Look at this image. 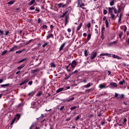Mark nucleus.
<instances>
[{
  "instance_id": "obj_23",
  "label": "nucleus",
  "mask_w": 129,
  "mask_h": 129,
  "mask_svg": "<svg viewBox=\"0 0 129 129\" xmlns=\"http://www.w3.org/2000/svg\"><path fill=\"white\" fill-rule=\"evenodd\" d=\"M113 11H114V14H117V13H118V10H117V9L115 8V7H113Z\"/></svg>"
},
{
  "instance_id": "obj_6",
  "label": "nucleus",
  "mask_w": 129,
  "mask_h": 129,
  "mask_svg": "<svg viewBox=\"0 0 129 129\" xmlns=\"http://www.w3.org/2000/svg\"><path fill=\"white\" fill-rule=\"evenodd\" d=\"M90 39H91V34H89L88 35L86 41L85 42V44H87V43H88V41H89V40H90Z\"/></svg>"
},
{
  "instance_id": "obj_29",
  "label": "nucleus",
  "mask_w": 129,
  "mask_h": 129,
  "mask_svg": "<svg viewBox=\"0 0 129 129\" xmlns=\"http://www.w3.org/2000/svg\"><path fill=\"white\" fill-rule=\"evenodd\" d=\"M10 85V84H5V85H2L1 86V87H8V86H9Z\"/></svg>"
},
{
  "instance_id": "obj_49",
  "label": "nucleus",
  "mask_w": 129,
  "mask_h": 129,
  "mask_svg": "<svg viewBox=\"0 0 129 129\" xmlns=\"http://www.w3.org/2000/svg\"><path fill=\"white\" fill-rule=\"evenodd\" d=\"M48 45L47 43H45L44 44L42 45V47L43 48H45V46H46Z\"/></svg>"
},
{
  "instance_id": "obj_46",
  "label": "nucleus",
  "mask_w": 129,
  "mask_h": 129,
  "mask_svg": "<svg viewBox=\"0 0 129 129\" xmlns=\"http://www.w3.org/2000/svg\"><path fill=\"white\" fill-rule=\"evenodd\" d=\"M39 69H36V70H32V73H36V72H37V71H38Z\"/></svg>"
},
{
  "instance_id": "obj_39",
  "label": "nucleus",
  "mask_w": 129,
  "mask_h": 129,
  "mask_svg": "<svg viewBox=\"0 0 129 129\" xmlns=\"http://www.w3.org/2000/svg\"><path fill=\"white\" fill-rule=\"evenodd\" d=\"M76 108H77V106H73L71 107L70 109L71 110H73L74 109H76Z\"/></svg>"
},
{
  "instance_id": "obj_33",
  "label": "nucleus",
  "mask_w": 129,
  "mask_h": 129,
  "mask_svg": "<svg viewBox=\"0 0 129 129\" xmlns=\"http://www.w3.org/2000/svg\"><path fill=\"white\" fill-rule=\"evenodd\" d=\"M8 52V50H5L2 52V56H4V55H6L7 54V52Z\"/></svg>"
},
{
  "instance_id": "obj_34",
  "label": "nucleus",
  "mask_w": 129,
  "mask_h": 129,
  "mask_svg": "<svg viewBox=\"0 0 129 129\" xmlns=\"http://www.w3.org/2000/svg\"><path fill=\"white\" fill-rule=\"evenodd\" d=\"M25 60H27V58H23L18 61V63H22V62H24V61H25Z\"/></svg>"
},
{
  "instance_id": "obj_52",
  "label": "nucleus",
  "mask_w": 129,
  "mask_h": 129,
  "mask_svg": "<svg viewBox=\"0 0 129 129\" xmlns=\"http://www.w3.org/2000/svg\"><path fill=\"white\" fill-rule=\"evenodd\" d=\"M94 116V114H90L88 117L90 118L91 117H93V116Z\"/></svg>"
},
{
  "instance_id": "obj_26",
  "label": "nucleus",
  "mask_w": 129,
  "mask_h": 129,
  "mask_svg": "<svg viewBox=\"0 0 129 129\" xmlns=\"http://www.w3.org/2000/svg\"><path fill=\"white\" fill-rule=\"evenodd\" d=\"M99 88H101V89H102V88H105V85L103 84H100L99 86Z\"/></svg>"
},
{
  "instance_id": "obj_56",
  "label": "nucleus",
  "mask_w": 129,
  "mask_h": 129,
  "mask_svg": "<svg viewBox=\"0 0 129 129\" xmlns=\"http://www.w3.org/2000/svg\"><path fill=\"white\" fill-rule=\"evenodd\" d=\"M118 96H119V95H118V94L115 93V96H114L115 98H116V97H118Z\"/></svg>"
},
{
  "instance_id": "obj_10",
  "label": "nucleus",
  "mask_w": 129,
  "mask_h": 129,
  "mask_svg": "<svg viewBox=\"0 0 129 129\" xmlns=\"http://www.w3.org/2000/svg\"><path fill=\"white\" fill-rule=\"evenodd\" d=\"M100 56H111V54L110 53H101L100 54Z\"/></svg>"
},
{
  "instance_id": "obj_28",
  "label": "nucleus",
  "mask_w": 129,
  "mask_h": 129,
  "mask_svg": "<svg viewBox=\"0 0 129 129\" xmlns=\"http://www.w3.org/2000/svg\"><path fill=\"white\" fill-rule=\"evenodd\" d=\"M31 105L32 106V108H35V107H36V102H33L31 104Z\"/></svg>"
},
{
  "instance_id": "obj_48",
  "label": "nucleus",
  "mask_w": 129,
  "mask_h": 129,
  "mask_svg": "<svg viewBox=\"0 0 129 129\" xmlns=\"http://www.w3.org/2000/svg\"><path fill=\"white\" fill-rule=\"evenodd\" d=\"M41 95H42V92H38L37 96H41Z\"/></svg>"
},
{
  "instance_id": "obj_37",
  "label": "nucleus",
  "mask_w": 129,
  "mask_h": 129,
  "mask_svg": "<svg viewBox=\"0 0 129 129\" xmlns=\"http://www.w3.org/2000/svg\"><path fill=\"white\" fill-rule=\"evenodd\" d=\"M91 26V23H90V22H89L87 25V28H88V29H90V27Z\"/></svg>"
},
{
  "instance_id": "obj_25",
  "label": "nucleus",
  "mask_w": 129,
  "mask_h": 129,
  "mask_svg": "<svg viewBox=\"0 0 129 129\" xmlns=\"http://www.w3.org/2000/svg\"><path fill=\"white\" fill-rule=\"evenodd\" d=\"M124 95L123 94H121V95H119L117 97L118 99L120 98L121 99H123V98H124Z\"/></svg>"
},
{
  "instance_id": "obj_14",
  "label": "nucleus",
  "mask_w": 129,
  "mask_h": 129,
  "mask_svg": "<svg viewBox=\"0 0 129 129\" xmlns=\"http://www.w3.org/2000/svg\"><path fill=\"white\" fill-rule=\"evenodd\" d=\"M65 44H66V43H63L62 44H61V45L60 46V47L59 48V51H62V50H63V48H64V47H65Z\"/></svg>"
},
{
  "instance_id": "obj_19",
  "label": "nucleus",
  "mask_w": 129,
  "mask_h": 129,
  "mask_svg": "<svg viewBox=\"0 0 129 129\" xmlns=\"http://www.w3.org/2000/svg\"><path fill=\"white\" fill-rule=\"evenodd\" d=\"M24 67H25V64H22L18 67V70H21V69H22V68H24Z\"/></svg>"
},
{
  "instance_id": "obj_15",
  "label": "nucleus",
  "mask_w": 129,
  "mask_h": 129,
  "mask_svg": "<svg viewBox=\"0 0 129 129\" xmlns=\"http://www.w3.org/2000/svg\"><path fill=\"white\" fill-rule=\"evenodd\" d=\"M119 84L120 85H123V84H125V81L124 80H122L119 82Z\"/></svg>"
},
{
  "instance_id": "obj_61",
  "label": "nucleus",
  "mask_w": 129,
  "mask_h": 129,
  "mask_svg": "<svg viewBox=\"0 0 129 129\" xmlns=\"http://www.w3.org/2000/svg\"><path fill=\"white\" fill-rule=\"evenodd\" d=\"M63 109H64V106H61L60 109L59 110H63Z\"/></svg>"
},
{
  "instance_id": "obj_7",
  "label": "nucleus",
  "mask_w": 129,
  "mask_h": 129,
  "mask_svg": "<svg viewBox=\"0 0 129 129\" xmlns=\"http://www.w3.org/2000/svg\"><path fill=\"white\" fill-rule=\"evenodd\" d=\"M77 65V62H76V60H73L71 64V67L72 68H75V66Z\"/></svg>"
},
{
  "instance_id": "obj_35",
  "label": "nucleus",
  "mask_w": 129,
  "mask_h": 129,
  "mask_svg": "<svg viewBox=\"0 0 129 129\" xmlns=\"http://www.w3.org/2000/svg\"><path fill=\"white\" fill-rule=\"evenodd\" d=\"M91 90H92V89L86 90L85 92H86V93H89L90 92Z\"/></svg>"
},
{
  "instance_id": "obj_22",
  "label": "nucleus",
  "mask_w": 129,
  "mask_h": 129,
  "mask_svg": "<svg viewBox=\"0 0 129 129\" xmlns=\"http://www.w3.org/2000/svg\"><path fill=\"white\" fill-rule=\"evenodd\" d=\"M84 54H85V56H86V57H87V56H88V54H89L88 51L86 49L85 50Z\"/></svg>"
},
{
  "instance_id": "obj_18",
  "label": "nucleus",
  "mask_w": 129,
  "mask_h": 129,
  "mask_svg": "<svg viewBox=\"0 0 129 129\" xmlns=\"http://www.w3.org/2000/svg\"><path fill=\"white\" fill-rule=\"evenodd\" d=\"M21 117V115H20V114H17L15 116V118H16V119H20V118Z\"/></svg>"
},
{
  "instance_id": "obj_62",
  "label": "nucleus",
  "mask_w": 129,
  "mask_h": 129,
  "mask_svg": "<svg viewBox=\"0 0 129 129\" xmlns=\"http://www.w3.org/2000/svg\"><path fill=\"white\" fill-rule=\"evenodd\" d=\"M116 55L115 54H112V57H113L114 59H115V58H116Z\"/></svg>"
},
{
  "instance_id": "obj_36",
  "label": "nucleus",
  "mask_w": 129,
  "mask_h": 129,
  "mask_svg": "<svg viewBox=\"0 0 129 129\" xmlns=\"http://www.w3.org/2000/svg\"><path fill=\"white\" fill-rule=\"evenodd\" d=\"M51 67H53L54 68H55V67H56V65L55 64V63L54 62H52L50 64Z\"/></svg>"
},
{
  "instance_id": "obj_2",
  "label": "nucleus",
  "mask_w": 129,
  "mask_h": 129,
  "mask_svg": "<svg viewBox=\"0 0 129 129\" xmlns=\"http://www.w3.org/2000/svg\"><path fill=\"white\" fill-rule=\"evenodd\" d=\"M96 56H97V52L94 51L91 53L90 59H91V60H93V59H95Z\"/></svg>"
},
{
  "instance_id": "obj_21",
  "label": "nucleus",
  "mask_w": 129,
  "mask_h": 129,
  "mask_svg": "<svg viewBox=\"0 0 129 129\" xmlns=\"http://www.w3.org/2000/svg\"><path fill=\"white\" fill-rule=\"evenodd\" d=\"M81 27H82V23H80L79 26L77 28V31L78 32L80 29H81Z\"/></svg>"
},
{
  "instance_id": "obj_20",
  "label": "nucleus",
  "mask_w": 129,
  "mask_h": 129,
  "mask_svg": "<svg viewBox=\"0 0 129 129\" xmlns=\"http://www.w3.org/2000/svg\"><path fill=\"white\" fill-rule=\"evenodd\" d=\"M74 99H75L74 97H70L69 99L67 100V102H69V101H72V100H74Z\"/></svg>"
},
{
  "instance_id": "obj_9",
  "label": "nucleus",
  "mask_w": 129,
  "mask_h": 129,
  "mask_svg": "<svg viewBox=\"0 0 129 129\" xmlns=\"http://www.w3.org/2000/svg\"><path fill=\"white\" fill-rule=\"evenodd\" d=\"M108 13L110 14H113V12H112V11H113V7H109L108 8Z\"/></svg>"
},
{
  "instance_id": "obj_43",
  "label": "nucleus",
  "mask_w": 129,
  "mask_h": 129,
  "mask_svg": "<svg viewBox=\"0 0 129 129\" xmlns=\"http://www.w3.org/2000/svg\"><path fill=\"white\" fill-rule=\"evenodd\" d=\"M101 39H102V40H104V33H102Z\"/></svg>"
},
{
  "instance_id": "obj_45",
  "label": "nucleus",
  "mask_w": 129,
  "mask_h": 129,
  "mask_svg": "<svg viewBox=\"0 0 129 129\" xmlns=\"http://www.w3.org/2000/svg\"><path fill=\"white\" fill-rule=\"evenodd\" d=\"M0 35L1 36H2V35H4V31L2 30L1 29H0Z\"/></svg>"
},
{
  "instance_id": "obj_53",
  "label": "nucleus",
  "mask_w": 129,
  "mask_h": 129,
  "mask_svg": "<svg viewBox=\"0 0 129 129\" xmlns=\"http://www.w3.org/2000/svg\"><path fill=\"white\" fill-rule=\"evenodd\" d=\"M79 118H80V117L79 116V115H78V116H77L76 118H75V120H78Z\"/></svg>"
},
{
  "instance_id": "obj_13",
  "label": "nucleus",
  "mask_w": 129,
  "mask_h": 129,
  "mask_svg": "<svg viewBox=\"0 0 129 129\" xmlns=\"http://www.w3.org/2000/svg\"><path fill=\"white\" fill-rule=\"evenodd\" d=\"M110 85L113 87H117V84L116 83H110Z\"/></svg>"
},
{
  "instance_id": "obj_40",
  "label": "nucleus",
  "mask_w": 129,
  "mask_h": 129,
  "mask_svg": "<svg viewBox=\"0 0 129 129\" xmlns=\"http://www.w3.org/2000/svg\"><path fill=\"white\" fill-rule=\"evenodd\" d=\"M24 50H25L23 49V50H19V51H16V54H18V53H19V54H21V53H22V52H23V51H24Z\"/></svg>"
},
{
  "instance_id": "obj_42",
  "label": "nucleus",
  "mask_w": 129,
  "mask_h": 129,
  "mask_svg": "<svg viewBox=\"0 0 129 129\" xmlns=\"http://www.w3.org/2000/svg\"><path fill=\"white\" fill-rule=\"evenodd\" d=\"M104 31H105V28L104 27L102 28V34H104Z\"/></svg>"
},
{
  "instance_id": "obj_59",
  "label": "nucleus",
  "mask_w": 129,
  "mask_h": 129,
  "mask_svg": "<svg viewBox=\"0 0 129 129\" xmlns=\"http://www.w3.org/2000/svg\"><path fill=\"white\" fill-rule=\"evenodd\" d=\"M9 33L10 32H9V31H6L5 33V36H8V35H9Z\"/></svg>"
},
{
  "instance_id": "obj_27",
  "label": "nucleus",
  "mask_w": 129,
  "mask_h": 129,
  "mask_svg": "<svg viewBox=\"0 0 129 129\" xmlns=\"http://www.w3.org/2000/svg\"><path fill=\"white\" fill-rule=\"evenodd\" d=\"M111 2H110V6H114V0H110Z\"/></svg>"
},
{
  "instance_id": "obj_8",
  "label": "nucleus",
  "mask_w": 129,
  "mask_h": 129,
  "mask_svg": "<svg viewBox=\"0 0 129 129\" xmlns=\"http://www.w3.org/2000/svg\"><path fill=\"white\" fill-rule=\"evenodd\" d=\"M78 4L80 5V8H82V9L85 10V8L82 7H84V6H85V5H84V4L82 3H81V4H80V0H78Z\"/></svg>"
},
{
  "instance_id": "obj_41",
  "label": "nucleus",
  "mask_w": 129,
  "mask_h": 129,
  "mask_svg": "<svg viewBox=\"0 0 129 129\" xmlns=\"http://www.w3.org/2000/svg\"><path fill=\"white\" fill-rule=\"evenodd\" d=\"M15 121H16V118H14L12 120L11 124H14V123H15Z\"/></svg>"
},
{
  "instance_id": "obj_30",
  "label": "nucleus",
  "mask_w": 129,
  "mask_h": 129,
  "mask_svg": "<svg viewBox=\"0 0 129 129\" xmlns=\"http://www.w3.org/2000/svg\"><path fill=\"white\" fill-rule=\"evenodd\" d=\"M52 37H53V34H48V35L47 36V39L48 40V39H50V38H52Z\"/></svg>"
},
{
  "instance_id": "obj_58",
  "label": "nucleus",
  "mask_w": 129,
  "mask_h": 129,
  "mask_svg": "<svg viewBox=\"0 0 129 129\" xmlns=\"http://www.w3.org/2000/svg\"><path fill=\"white\" fill-rule=\"evenodd\" d=\"M126 43H127L129 45V38L126 39Z\"/></svg>"
},
{
  "instance_id": "obj_55",
  "label": "nucleus",
  "mask_w": 129,
  "mask_h": 129,
  "mask_svg": "<svg viewBox=\"0 0 129 129\" xmlns=\"http://www.w3.org/2000/svg\"><path fill=\"white\" fill-rule=\"evenodd\" d=\"M122 16H123V15L122 14V13H120V15L118 16V18H121V17H122Z\"/></svg>"
},
{
  "instance_id": "obj_54",
  "label": "nucleus",
  "mask_w": 129,
  "mask_h": 129,
  "mask_svg": "<svg viewBox=\"0 0 129 129\" xmlns=\"http://www.w3.org/2000/svg\"><path fill=\"white\" fill-rule=\"evenodd\" d=\"M36 12H38V13L40 12V9H38V8L36 7L35 8Z\"/></svg>"
},
{
  "instance_id": "obj_38",
  "label": "nucleus",
  "mask_w": 129,
  "mask_h": 129,
  "mask_svg": "<svg viewBox=\"0 0 129 129\" xmlns=\"http://www.w3.org/2000/svg\"><path fill=\"white\" fill-rule=\"evenodd\" d=\"M35 9H36L35 8V5L33 6H31L30 8V10H31V11H33V10H35Z\"/></svg>"
},
{
  "instance_id": "obj_24",
  "label": "nucleus",
  "mask_w": 129,
  "mask_h": 129,
  "mask_svg": "<svg viewBox=\"0 0 129 129\" xmlns=\"http://www.w3.org/2000/svg\"><path fill=\"white\" fill-rule=\"evenodd\" d=\"M122 35H123V32H122V31H120L119 34V39H121V37H122Z\"/></svg>"
},
{
  "instance_id": "obj_1",
  "label": "nucleus",
  "mask_w": 129,
  "mask_h": 129,
  "mask_svg": "<svg viewBox=\"0 0 129 129\" xmlns=\"http://www.w3.org/2000/svg\"><path fill=\"white\" fill-rule=\"evenodd\" d=\"M67 14H68V11H66L64 13H63L62 15L60 16L61 18H64V17H66L65 18V26L67 25L68 21V16H67Z\"/></svg>"
},
{
  "instance_id": "obj_32",
  "label": "nucleus",
  "mask_w": 129,
  "mask_h": 129,
  "mask_svg": "<svg viewBox=\"0 0 129 129\" xmlns=\"http://www.w3.org/2000/svg\"><path fill=\"white\" fill-rule=\"evenodd\" d=\"M122 10V7H119L118 8V13H121V10Z\"/></svg>"
},
{
  "instance_id": "obj_4",
  "label": "nucleus",
  "mask_w": 129,
  "mask_h": 129,
  "mask_svg": "<svg viewBox=\"0 0 129 129\" xmlns=\"http://www.w3.org/2000/svg\"><path fill=\"white\" fill-rule=\"evenodd\" d=\"M29 80H30L29 78L26 79L24 81H22V83L20 84V85L22 86L24 85V84H27V83H28L29 82Z\"/></svg>"
},
{
  "instance_id": "obj_31",
  "label": "nucleus",
  "mask_w": 129,
  "mask_h": 129,
  "mask_svg": "<svg viewBox=\"0 0 129 129\" xmlns=\"http://www.w3.org/2000/svg\"><path fill=\"white\" fill-rule=\"evenodd\" d=\"M35 92L34 91H32L31 93H30L28 95L29 96H33L34 95V94H35Z\"/></svg>"
},
{
  "instance_id": "obj_50",
  "label": "nucleus",
  "mask_w": 129,
  "mask_h": 129,
  "mask_svg": "<svg viewBox=\"0 0 129 129\" xmlns=\"http://www.w3.org/2000/svg\"><path fill=\"white\" fill-rule=\"evenodd\" d=\"M103 14L104 15H106V14H107V11L106 10H104Z\"/></svg>"
},
{
  "instance_id": "obj_57",
  "label": "nucleus",
  "mask_w": 129,
  "mask_h": 129,
  "mask_svg": "<svg viewBox=\"0 0 129 129\" xmlns=\"http://www.w3.org/2000/svg\"><path fill=\"white\" fill-rule=\"evenodd\" d=\"M42 28H43V29H47V25H44L42 26Z\"/></svg>"
},
{
  "instance_id": "obj_17",
  "label": "nucleus",
  "mask_w": 129,
  "mask_h": 129,
  "mask_svg": "<svg viewBox=\"0 0 129 129\" xmlns=\"http://www.w3.org/2000/svg\"><path fill=\"white\" fill-rule=\"evenodd\" d=\"M63 90H64L63 88H60L58 89L57 90H56V92L57 93H59V92H61V91H63Z\"/></svg>"
},
{
  "instance_id": "obj_51",
  "label": "nucleus",
  "mask_w": 129,
  "mask_h": 129,
  "mask_svg": "<svg viewBox=\"0 0 129 129\" xmlns=\"http://www.w3.org/2000/svg\"><path fill=\"white\" fill-rule=\"evenodd\" d=\"M115 59H117L118 60H120V59H121V57L117 55Z\"/></svg>"
},
{
  "instance_id": "obj_60",
  "label": "nucleus",
  "mask_w": 129,
  "mask_h": 129,
  "mask_svg": "<svg viewBox=\"0 0 129 129\" xmlns=\"http://www.w3.org/2000/svg\"><path fill=\"white\" fill-rule=\"evenodd\" d=\"M32 84H33V81L29 82V83H28L29 85H32Z\"/></svg>"
},
{
  "instance_id": "obj_64",
  "label": "nucleus",
  "mask_w": 129,
  "mask_h": 129,
  "mask_svg": "<svg viewBox=\"0 0 129 129\" xmlns=\"http://www.w3.org/2000/svg\"><path fill=\"white\" fill-rule=\"evenodd\" d=\"M38 24H40V23H41V19H38Z\"/></svg>"
},
{
  "instance_id": "obj_16",
  "label": "nucleus",
  "mask_w": 129,
  "mask_h": 129,
  "mask_svg": "<svg viewBox=\"0 0 129 129\" xmlns=\"http://www.w3.org/2000/svg\"><path fill=\"white\" fill-rule=\"evenodd\" d=\"M34 3H36V0H31V2L28 3V6H32Z\"/></svg>"
},
{
  "instance_id": "obj_11",
  "label": "nucleus",
  "mask_w": 129,
  "mask_h": 129,
  "mask_svg": "<svg viewBox=\"0 0 129 129\" xmlns=\"http://www.w3.org/2000/svg\"><path fill=\"white\" fill-rule=\"evenodd\" d=\"M17 48H18V47L17 46L15 45L14 47L10 48L9 52H13V51H15V50H16V49H17Z\"/></svg>"
},
{
  "instance_id": "obj_47",
  "label": "nucleus",
  "mask_w": 129,
  "mask_h": 129,
  "mask_svg": "<svg viewBox=\"0 0 129 129\" xmlns=\"http://www.w3.org/2000/svg\"><path fill=\"white\" fill-rule=\"evenodd\" d=\"M14 3L15 2L14 1H10L8 3V5H13Z\"/></svg>"
},
{
  "instance_id": "obj_44",
  "label": "nucleus",
  "mask_w": 129,
  "mask_h": 129,
  "mask_svg": "<svg viewBox=\"0 0 129 129\" xmlns=\"http://www.w3.org/2000/svg\"><path fill=\"white\" fill-rule=\"evenodd\" d=\"M113 44H117V42L113 41L112 42L110 43V45H113Z\"/></svg>"
},
{
  "instance_id": "obj_5",
  "label": "nucleus",
  "mask_w": 129,
  "mask_h": 129,
  "mask_svg": "<svg viewBox=\"0 0 129 129\" xmlns=\"http://www.w3.org/2000/svg\"><path fill=\"white\" fill-rule=\"evenodd\" d=\"M110 19H111V20H112L113 21H115V19H116V17H115V15H114V14L113 13H111V14H110Z\"/></svg>"
},
{
  "instance_id": "obj_63",
  "label": "nucleus",
  "mask_w": 129,
  "mask_h": 129,
  "mask_svg": "<svg viewBox=\"0 0 129 129\" xmlns=\"http://www.w3.org/2000/svg\"><path fill=\"white\" fill-rule=\"evenodd\" d=\"M4 82V79H0V83H3Z\"/></svg>"
},
{
  "instance_id": "obj_3",
  "label": "nucleus",
  "mask_w": 129,
  "mask_h": 129,
  "mask_svg": "<svg viewBox=\"0 0 129 129\" xmlns=\"http://www.w3.org/2000/svg\"><path fill=\"white\" fill-rule=\"evenodd\" d=\"M58 7L59 8V9H60V8H67V7H68V4H64L63 3H60L58 4Z\"/></svg>"
},
{
  "instance_id": "obj_12",
  "label": "nucleus",
  "mask_w": 129,
  "mask_h": 129,
  "mask_svg": "<svg viewBox=\"0 0 129 129\" xmlns=\"http://www.w3.org/2000/svg\"><path fill=\"white\" fill-rule=\"evenodd\" d=\"M91 85H93L92 83H89L87 85L84 86V88H89V87H90V86H91Z\"/></svg>"
}]
</instances>
